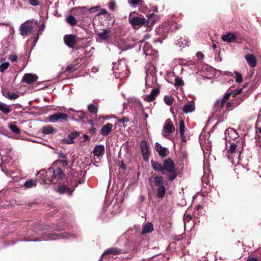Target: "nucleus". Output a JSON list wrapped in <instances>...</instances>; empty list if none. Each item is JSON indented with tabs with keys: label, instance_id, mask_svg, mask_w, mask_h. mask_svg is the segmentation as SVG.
<instances>
[{
	"label": "nucleus",
	"instance_id": "nucleus-1",
	"mask_svg": "<svg viewBox=\"0 0 261 261\" xmlns=\"http://www.w3.org/2000/svg\"><path fill=\"white\" fill-rule=\"evenodd\" d=\"M242 147L239 146V145L232 143L228 151V158L232 164L236 165L238 164L240 160Z\"/></svg>",
	"mask_w": 261,
	"mask_h": 261
},
{
	"label": "nucleus",
	"instance_id": "nucleus-2",
	"mask_svg": "<svg viewBox=\"0 0 261 261\" xmlns=\"http://www.w3.org/2000/svg\"><path fill=\"white\" fill-rule=\"evenodd\" d=\"M163 167L164 171L166 170L170 173L167 175L169 180H172L176 178L177 174L175 172V165L171 159H168L164 160Z\"/></svg>",
	"mask_w": 261,
	"mask_h": 261
},
{
	"label": "nucleus",
	"instance_id": "nucleus-3",
	"mask_svg": "<svg viewBox=\"0 0 261 261\" xmlns=\"http://www.w3.org/2000/svg\"><path fill=\"white\" fill-rule=\"evenodd\" d=\"M71 237L68 233L67 232H59L55 233L53 234H49L46 237H44L42 238L41 239L39 240H54L58 239H69Z\"/></svg>",
	"mask_w": 261,
	"mask_h": 261
},
{
	"label": "nucleus",
	"instance_id": "nucleus-4",
	"mask_svg": "<svg viewBox=\"0 0 261 261\" xmlns=\"http://www.w3.org/2000/svg\"><path fill=\"white\" fill-rule=\"evenodd\" d=\"M135 12L132 13L129 16V21L135 28L136 26L142 25L145 23V19L143 16H135Z\"/></svg>",
	"mask_w": 261,
	"mask_h": 261
},
{
	"label": "nucleus",
	"instance_id": "nucleus-5",
	"mask_svg": "<svg viewBox=\"0 0 261 261\" xmlns=\"http://www.w3.org/2000/svg\"><path fill=\"white\" fill-rule=\"evenodd\" d=\"M68 118V115L63 113H56L48 117V120L50 122H56L58 121H62Z\"/></svg>",
	"mask_w": 261,
	"mask_h": 261
},
{
	"label": "nucleus",
	"instance_id": "nucleus-6",
	"mask_svg": "<svg viewBox=\"0 0 261 261\" xmlns=\"http://www.w3.org/2000/svg\"><path fill=\"white\" fill-rule=\"evenodd\" d=\"M32 22L26 21L22 24L20 27V34L22 36H26L32 31Z\"/></svg>",
	"mask_w": 261,
	"mask_h": 261
},
{
	"label": "nucleus",
	"instance_id": "nucleus-7",
	"mask_svg": "<svg viewBox=\"0 0 261 261\" xmlns=\"http://www.w3.org/2000/svg\"><path fill=\"white\" fill-rule=\"evenodd\" d=\"M140 149L144 160L148 161L149 159V150L146 141H142L140 144Z\"/></svg>",
	"mask_w": 261,
	"mask_h": 261
},
{
	"label": "nucleus",
	"instance_id": "nucleus-8",
	"mask_svg": "<svg viewBox=\"0 0 261 261\" xmlns=\"http://www.w3.org/2000/svg\"><path fill=\"white\" fill-rule=\"evenodd\" d=\"M5 153H6V151L4 150H2L0 151V155L1 156V160H2V161L3 163L6 162V161H9V160H10L12 159V158L10 154V151H9V153H8V154H5ZM1 170L4 172H5L6 173H7V169L5 167L3 163H2V165H1Z\"/></svg>",
	"mask_w": 261,
	"mask_h": 261
},
{
	"label": "nucleus",
	"instance_id": "nucleus-9",
	"mask_svg": "<svg viewBox=\"0 0 261 261\" xmlns=\"http://www.w3.org/2000/svg\"><path fill=\"white\" fill-rule=\"evenodd\" d=\"M143 48L144 54L146 56H153L156 57L158 54L157 51L152 48L151 45L147 42L142 44L141 46Z\"/></svg>",
	"mask_w": 261,
	"mask_h": 261
},
{
	"label": "nucleus",
	"instance_id": "nucleus-10",
	"mask_svg": "<svg viewBox=\"0 0 261 261\" xmlns=\"http://www.w3.org/2000/svg\"><path fill=\"white\" fill-rule=\"evenodd\" d=\"M110 37V31L108 30H102L97 34L96 41L101 42L106 41Z\"/></svg>",
	"mask_w": 261,
	"mask_h": 261
},
{
	"label": "nucleus",
	"instance_id": "nucleus-11",
	"mask_svg": "<svg viewBox=\"0 0 261 261\" xmlns=\"http://www.w3.org/2000/svg\"><path fill=\"white\" fill-rule=\"evenodd\" d=\"M163 130V135L167 138H168V136L167 135H165V133L169 134L174 131V127L170 119H168L166 120L165 123L164 125Z\"/></svg>",
	"mask_w": 261,
	"mask_h": 261
},
{
	"label": "nucleus",
	"instance_id": "nucleus-12",
	"mask_svg": "<svg viewBox=\"0 0 261 261\" xmlns=\"http://www.w3.org/2000/svg\"><path fill=\"white\" fill-rule=\"evenodd\" d=\"M117 69L119 70V71L117 72L114 71V72L116 73V74L119 73L121 74L120 76H118L117 77H120L121 76L124 77L127 75V67L124 61H121V62L119 63Z\"/></svg>",
	"mask_w": 261,
	"mask_h": 261
},
{
	"label": "nucleus",
	"instance_id": "nucleus-13",
	"mask_svg": "<svg viewBox=\"0 0 261 261\" xmlns=\"http://www.w3.org/2000/svg\"><path fill=\"white\" fill-rule=\"evenodd\" d=\"M238 136V135L236 131L231 128L226 129L225 133V139L228 142L236 139Z\"/></svg>",
	"mask_w": 261,
	"mask_h": 261
},
{
	"label": "nucleus",
	"instance_id": "nucleus-14",
	"mask_svg": "<svg viewBox=\"0 0 261 261\" xmlns=\"http://www.w3.org/2000/svg\"><path fill=\"white\" fill-rule=\"evenodd\" d=\"M65 43L69 47H73L76 42V37L73 35H66L64 37Z\"/></svg>",
	"mask_w": 261,
	"mask_h": 261
},
{
	"label": "nucleus",
	"instance_id": "nucleus-15",
	"mask_svg": "<svg viewBox=\"0 0 261 261\" xmlns=\"http://www.w3.org/2000/svg\"><path fill=\"white\" fill-rule=\"evenodd\" d=\"M64 174L62 170L60 168H58L57 169L54 170L53 171V174L51 179V182L55 184L58 180L61 179L64 176Z\"/></svg>",
	"mask_w": 261,
	"mask_h": 261
},
{
	"label": "nucleus",
	"instance_id": "nucleus-16",
	"mask_svg": "<svg viewBox=\"0 0 261 261\" xmlns=\"http://www.w3.org/2000/svg\"><path fill=\"white\" fill-rule=\"evenodd\" d=\"M37 80V76L35 74L32 73H25L22 77V82L28 84H31L36 82Z\"/></svg>",
	"mask_w": 261,
	"mask_h": 261
},
{
	"label": "nucleus",
	"instance_id": "nucleus-17",
	"mask_svg": "<svg viewBox=\"0 0 261 261\" xmlns=\"http://www.w3.org/2000/svg\"><path fill=\"white\" fill-rule=\"evenodd\" d=\"M195 103L193 101H189L182 108V111L185 113H191L195 110Z\"/></svg>",
	"mask_w": 261,
	"mask_h": 261
},
{
	"label": "nucleus",
	"instance_id": "nucleus-18",
	"mask_svg": "<svg viewBox=\"0 0 261 261\" xmlns=\"http://www.w3.org/2000/svg\"><path fill=\"white\" fill-rule=\"evenodd\" d=\"M245 58L247 63L251 67L254 68L256 66V59L252 54H247L245 56Z\"/></svg>",
	"mask_w": 261,
	"mask_h": 261
},
{
	"label": "nucleus",
	"instance_id": "nucleus-19",
	"mask_svg": "<svg viewBox=\"0 0 261 261\" xmlns=\"http://www.w3.org/2000/svg\"><path fill=\"white\" fill-rule=\"evenodd\" d=\"M159 93V91L157 89H153L149 94L145 95L143 99L146 101L150 102L155 99Z\"/></svg>",
	"mask_w": 261,
	"mask_h": 261
},
{
	"label": "nucleus",
	"instance_id": "nucleus-20",
	"mask_svg": "<svg viewBox=\"0 0 261 261\" xmlns=\"http://www.w3.org/2000/svg\"><path fill=\"white\" fill-rule=\"evenodd\" d=\"M105 146L103 145H98L94 147L93 153L94 155L100 157L104 154Z\"/></svg>",
	"mask_w": 261,
	"mask_h": 261
},
{
	"label": "nucleus",
	"instance_id": "nucleus-21",
	"mask_svg": "<svg viewBox=\"0 0 261 261\" xmlns=\"http://www.w3.org/2000/svg\"><path fill=\"white\" fill-rule=\"evenodd\" d=\"M154 148L159 154L163 157L166 156L168 153L167 149L165 147H163L158 143H155Z\"/></svg>",
	"mask_w": 261,
	"mask_h": 261
},
{
	"label": "nucleus",
	"instance_id": "nucleus-22",
	"mask_svg": "<svg viewBox=\"0 0 261 261\" xmlns=\"http://www.w3.org/2000/svg\"><path fill=\"white\" fill-rule=\"evenodd\" d=\"M74 189H71V188L67 187L66 186H61L58 189V192L60 194H67L69 195H71Z\"/></svg>",
	"mask_w": 261,
	"mask_h": 261
},
{
	"label": "nucleus",
	"instance_id": "nucleus-23",
	"mask_svg": "<svg viewBox=\"0 0 261 261\" xmlns=\"http://www.w3.org/2000/svg\"><path fill=\"white\" fill-rule=\"evenodd\" d=\"M236 39V37L232 33H229L226 35H224L222 36V39L224 42H234Z\"/></svg>",
	"mask_w": 261,
	"mask_h": 261
},
{
	"label": "nucleus",
	"instance_id": "nucleus-24",
	"mask_svg": "<svg viewBox=\"0 0 261 261\" xmlns=\"http://www.w3.org/2000/svg\"><path fill=\"white\" fill-rule=\"evenodd\" d=\"M112 127L113 125L111 123L105 124L101 129V134L105 136L109 135L112 131Z\"/></svg>",
	"mask_w": 261,
	"mask_h": 261
},
{
	"label": "nucleus",
	"instance_id": "nucleus-25",
	"mask_svg": "<svg viewBox=\"0 0 261 261\" xmlns=\"http://www.w3.org/2000/svg\"><path fill=\"white\" fill-rule=\"evenodd\" d=\"M154 81H156L155 77L153 74H149L147 72V75L145 80V84L146 88H147L148 87H151V84L153 83Z\"/></svg>",
	"mask_w": 261,
	"mask_h": 261
},
{
	"label": "nucleus",
	"instance_id": "nucleus-26",
	"mask_svg": "<svg viewBox=\"0 0 261 261\" xmlns=\"http://www.w3.org/2000/svg\"><path fill=\"white\" fill-rule=\"evenodd\" d=\"M151 163L152 167L154 170L160 171L163 174L164 173V168L163 166L161 164L155 162L152 160L151 161Z\"/></svg>",
	"mask_w": 261,
	"mask_h": 261
},
{
	"label": "nucleus",
	"instance_id": "nucleus-27",
	"mask_svg": "<svg viewBox=\"0 0 261 261\" xmlns=\"http://www.w3.org/2000/svg\"><path fill=\"white\" fill-rule=\"evenodd\" d=\"M121 252L122 251L117 248H111L105 251V252L102 254V255L108 254L117 255L121 253Z\"/></svg>",
	"mask_w": 261,
	"mask_h": 261
},
{
	"label": "nucleus",
	"instance_id": "nucleus-28",
	"mask_svg": "<svg viewBox=\"0 0 261 261\" xmlns=\"http://www.w3.org/2000/svg\"><path fill=\"white\" fill-rule=\"evenodd\" d=\"M153 228L152 224L150 222H148L146 223L145 225L143 226L142 233L144 234L146 233L151 232L153 230Z\"/></svg>",
	"mask_w": 261,
	"mask_h": 261
},
{
	"label": "nucleus",
	"instance_id": "nucleus-29",
	"mask_svg": "<svg viewBox=\"0 0 261 261\" xmlns=\"http://www.w3.org/2000/svg\"><path fill=\"white\" fill-rule=\"evenodd\" d=\"M157 196L159 198H162L166 192V189L164 186H158L156 189Z\"/></svg>",
	"mask_w": 261,
	"mask_h": 261
},
{
	"label": "nucleus",
	"instance_id": "nucleus-30",
	"mask_svg": "<svg viewBox=\"0 0 261 261\" xmlns=\"http://www.w3.org/2000/svg\"><path fill=\"white\" fill-rule=\"evenodd\" d=\"M36 183H37L36 180L31 179L29 180H27L24 183V186L26 188L29 189V188H31L33 187L36 186Z\"/></svg>",
	"mask_w": 261,
	"mask_h": 261
},
{
	"label": "nucleus",
	"instance_id": "nucleus-31",
	"mask_svg": "<svg viewBox=\"0 0 261 261\" xmlns=\"http://www.w3.org/2000/svg\"><path fill=\"white\" fill-rule=\"evenodd\" d=\"M54 128L50 125H47L42 128V133L45 135L51 134L54 132Z\"/></svg>",
	"mask_w": 261,
	"mask_h": 261
},
{
	"label": "nucleus",
	"instance_id": "nucleus-32",
	"mask_svg": "<svg viewBox=\"0 0 261 261\" xmlns=\"http://www.w3.org/2000/svg\"><path fill=\"white\" fill-rule=\"evenodd\" d=\"M154 184L156 187L164 186L163 178L161 176H156L154 178Z\"/></svg>",
	"mask_w": 261,
	"mask_h": 261
},
{
	"label": "nucleus",
	"instance_id": "nucleus-33",
	"mask_svg": "<svg viewBox=\"0 0 261 261\" xmlns=\"http://www.w3.org/2000/svg\"><path fill=\"white\" fill-rule=\"evenodd\" d=\"M188 44L189 41L187 39L182 38H181L177 42V45L180 47H185L188 46Z\"/></svg>",
	"mask_w": 261,
	"mask_h": 261
},
{
	"label": "nucleus",
	"instance_id": "nucleus-34",
	"mask_svg": "<svg viewBox=\"0 0 261 261\" xmlns=\"http://www.w3.org/2000/svg\"><path fill=\"white\" fill-rule=\"evenodd\" d=\"M0 111L7 114L10 112V109L7 105L4 103H0Z\"/></svg>",
	"mask_w": 261,
	"mask_h": 261
},
{
	"label": "nucleus",
	"instance_id": "nucleus-35",
	"mask_svg": "<svg viewBox=\"0 0 261 261\" xmlns=\"http://www.w3.org/2000/svg\"><path fill=\"white\" fill-rule=\"evenodd\" d=\"M179 127L180 136L181 138H184L185 135V122L184 120H181L180 121Z\"/></svg>",
	"mask_w": 261,
	"mask_h": 261
},
{
	"label": "nucleus",
	"instance_id": "nucleus-36",
	"mask_svg": "<svg viewBox=\"0 0 261 261\" xmlns=\"http://www.w3.org/2000/svg\"><path fill=\"white\" fill-rule=\"evenodd\" d=\"M10 66L9 62H5L0 64V72L3 73Z\"/></svg>",
	"mask_w": 261,
	"mask_h": 261
},
{
	"label": "nucleus",
	"instance_id": "nucleus-37",
	"mask_svg": "<svg viewBox=\"0 0 261 261\" xmlns=\"http://www.w3.org/2000/svg\"><path fill=\"white\" fill-rule=\"evenodd\" d=\"M59 157L60 159L61 160V162H62L63 165H67L68 162L67 160V156L66 154L60 152L59 153Z\"/></svg>",
	"mask_w": 261,
	"mask_h": 261
},
{
	"label": "nucleus",
	"instance_id": "nucleus-38",
	"mask_svg": "<svg viewBox=\"0 0 261 261\" xmlns=\"http://www.w3.org/2000/svg\"><path fill=\"white\" fill-rule=\"evenodd\" d=\"M173 97L172 96H165L164 98V101L165 103L168 106L172 105L173 101Z\"/></svg>",
	"mask_w": 261,
	"mask_h": 261
},
{
	"label": "nucleus",
	"instance_id": "nucleus-39",
	"mask_svg": "<svg viewBox=\"0 0 261 261\" xmlns=\"http://www.w3.org/2000/svg\"><path fill=\"white\" fill-rule=\"evenodd\" d=\"M234 77L236 79V82L238 83H240L242 82L243 78H242V74L238 71H234Z\"/></svg>",
	"mask_w": 261,
	"mask_h": 261
},
{
	"label": "nucleus",
	"instance_id": "nucleus-40",
	"mask_svg": "<svg viewBox=\"0 0 261 261\" xmlns=\"http://www.w3.org/2000/svg\"><path fill=\"white\" fill-rule=\"evenodd\" d=\"M66 20L68 23L72 25H75L77 22L76 19L72 15L68 16L66 18Z\"/></svg>",
	"mask_w": 261,
	"mask_h": 261
},
{
	"label": "nucleus",
	"instance_id": "nucleus-41",
	"mask_svg": "<svg viewBox=\"0 0 261 261\" xmlns=\"http://www.w3.org/2000/svg\"><path fill=\"white\" fill-rule=\"evenodd\" d=\"M88 109L91 113L96 114L97 112V108L96 106L90 104L88 106Z\"/></svg>",
	"mask_w": 261,
	"mask_h": 261
},
{
	"label": "nucleus",
	"instance_id": "nucleus-42",
	"mask_svg": "<svg viewBox=\"0 0 261 261\" xmlns=\"http://www.w3.org/2000/svg\"><path fill=\"white\" fill-rule=\"evenodd\" d=\"M79 135V133L76 131L73 132L68 135V138H69L71 141H73V139L76 138Z\"/></svg>",
	"mask_w": 261,
	"mask_h": 261
},
{
	"label": "nucleus",
	"instance_id": "nucleus-43",
	"mask_svg": "<svg viewBox=\"0 0 261 261\" xmlns=\"http://www.w3.org/2000/svg\"><path fill=\"white\" fill-rule=\"evenodd\" d=\"M231 93H227L224 96L221 102V107H223L225 105L226 101L228 99L230 96Z\"/></svg>",
	"mask_w": 261,
	"mask_h": 261
},
{
	"label": "nucleus",
	"instance_id": "nucleus-44",
	"mask_svg": "<svg viewBox=\"0 0 261 261\" xmlns=\"http://www.w3.org/2000/svg\"><path fill=\"white\" fill-rule=\"evenodd\" d=\"M9 128L12 132L15 134H19L20 133V129L15 125L10 124L9 125Z\"/></svg>",
	"mask_w": 261,
	"mask_h": 261
},
{
	"label": "nucleus",
	"instance_id": "nucleus-45",
	"mask_svg": "<svg viewBox=\"0 0 261 261\" xmlns=\"http://www.w3.org/2000/svg\"><path fill=\"white\" fill-rule=\"evenodd\" d=\"M142 2V0H128V3L134 7H136L138 4Z\"/></svg>",
	"mask_w": 261,
	"mask_h": 261
},
{
	"label": "nucleus",
	"instance_id": "nucleus-46",
	"mask_svg": "<svg viewBox=\"0 0 261 261\" xmlns=\"http://www.w3.org/2000/svg\"><path fill=\"white\" fill-rule=\"evenodd\" d=\"M99 6H96L93 7H92L89 9V11L91 13H94L95 12H98Z\"/></svg>",
	"mask_w": 261,
	"mask_h": 261
},
{
	"label": "nucleus",
	"instance_id": "nucleus-47",
	"mask_svg": "<svg viewBox=\"0 0 261 261\" xmlns=\"http://www.w3.org/2000/svg\"><path fill=\"white\" fill-rule=\"evenodd\" d=\"M18 97V95L17 94L15 93H12L11 94H8L7 95V97L9 98L10 99H16Z\"/></svg>",
	"mask_w": 261,
	"mask_h": 261
},
{
	"label": "nucleus",
	"instance_id": "nucleus-48",
	"mask_svg": "<svg viewBox=\"0 0 261 261\" xmlns=\"http://www.w3.org/2000/svg\"><path fill=\"white\" fill-rule=\"evenodd\" d=\"M75 66L74 65H69L66 68V71H73L76 69Z\"/></svg>",
	"mask_w": 261,
	"mask_h": 261
},
{
	"label": "nucleus",
	"instance_id": "nucleus-49",
	"mask_svg": "<svg viewBox=\"0 0 261 261\" xmlns=\"http://www.w3.org/2000/svg\"><path fill=\"white\" fill-rule=\"evenodd\" d=\"M29 2L33 6H37L39 5V0H29Z\"/></svg>",
	"mask_w": 261,
	"mask_h": 261
},
{
	"label": "nucleus",
	"instance_id": "nucleus-50",
	"mask_svg": "<svg viewBox=\"0 0 261 261\" xmlns=\"http://www.w3.org/2000/svg\"><path fill=\"white\" fill-rule=\"evenodd\" d=\"M107 13V11L105 9H100V7L99 6L98 12L97 14V15H103L106 14Z\"/></svg>",
	"mask_w": 261,
	"mask_h": 261
},
{
	"label": "nucleus",
	"instance_id": "nucleus-51",
	"mask_svg": "<svg viewBox=\"0 0 261 261\" xmlns=\"http://www.w3.org/2000/svg\"><path fill=\"white\" fill-rule=\"evenodd\" d=\"M8 59L12 62H15L17 59V56L16 55H10L9 56Z\"/></svg>",
	"mask_w": 261,
	"mask_h": 261
},
{
	"label": "nucleus",
	"instance_id": "nucleus-52",
	"mask_svg": "<svg viewBox=\"0 0 261 261\" xmlns=\"http://www.w3.org/2000/svg\"><path fill=\"white\" fill-rule=\"evenodd\" d=\"M63 142L67 144H72L73 143V141H71L69 138H64L63 139Z\"/></svg>",
	"mask_w": 261,
	"mask_h": 261
},
{
	"label": "nucleus",
	"instance_id": "nucleus-53",
	"mask_svg": "<svg viewBox=\"0 0 261 261\" xmlns=\"http://www.w3.org/2000/svg\"><path fill=\"white\" fill-rule=\"evenodd\" d=\"M76 114L78 116L80 119H82L84 118V114L82 111H77Z\"/></svg>",
	"mask_w": 261,
	"mask_h": 261
},
{
	"label": "nucleus",
	"instance_id": "nucleus-54",
	"mask_svg": "<svg viewBox=\"0 0 261 261\" xmlns=\"http://www.w3.org/2000/svg\"><path fill=\"white\" fill-rule=\"evenodd\" d=\"M114 207L116 208V211L115 212V213L119 212L120 205L119 203L115 204Z\"/></svg>",
	"mask_w": 261,
	"mask_h": 261
},
{
	"label": "nucleus",
	"instance_id": "nucleus-55",
	"mask_svg": "<svg viewBox=\"0 0 261 261\" xmlns=\"http://www.w3.org/2000/svg\"><path fill=\"white\" fill-rule=\"evenodd\" d=\"M115 4L114 2H112L109 5V8L113 11L115 9Z\"/></svg>",
	"mask_w": 261,
	"mask_h": 261
},
{
	"label": "nucleus",
	"instance_id": "nucleus-56",
	"mask_svg": "<svg viewBox=\"0 0 261 261\" xmlns=\"http://www.w3.org/2000/svg\"><path fill=\"white\" fill-rule=\"evenodd\" d=\"M196 56L200 59H202L204 57V55L201 52H198L196 54Z\"/></svg>",
	"mask_w": 261,
	"mask_h": 261
},
{
	"label": "nucleus",
	"instance_id": "nucleus-57",
	"mask_svg": "<svg viewBox=\"0 0 261 261\" xmlns=\"http://www.w3.org/2000/svg\"><path fill=\"white\" fill-rule=\"evenodd\" d=\"M149 38H150V36L148 34H147V35H145L144 36V40L142 41H141V46L142 45V44L145 43L144 42H145V40H147V39H148Z\"/></svg>",
	"mask_w": 261,
	"mask_h": 261
},
{
	"label": "nucleus",
	"instance_id": "nucleus-58",
	"mask_svg": "<svg viewBox=\"0 0 261 261\" xmlns=\"http://www.w3.org/2000/svg\"><path fill=\"white\" fill-rule=\"evenodd\" d=\"M182 81H181V80L179 79H175V84L177 86H179L181 85V83Z\"/></svg>",
	"mask_w": 261,
	"mask_h": 261
},
{
	"label": "nucleus",
	"instance_id": "nucleus-59",
	"mask_svg": "<svg viewBox=\"0 0 261 261\" xmlns=\"http://www.w3.org/2000/svg\"><path fill=\"white\" fill-rule=\"evenodd\" d=\"M242 89H237L234 91V94H239L242 91Z\"/></svg>",
	"mask_w": 261,
	"mask_h": 261
},
{
	"label": "nucleus",
	"instance_id": "nucleus-60",
	"mask_svg": "<svg viewBox=\"0 0 261 261\" xmlns=\"http://www.w3.org/2000/svg\"><path fill=\"white\" fill-rule=\"evenodd\" d=\"M248 261H258V260L255 257H250L248 258Z\"/></svg>",
	"mask_w": 261,
	"mask_h": 261
},
{
	"label": "nucleus",
	"instance_id": "nucleus-61",
	"mask_svg": "<svg viewBox=\"0 0 261 261\" xmlns=\"http://www.w3.org/2000/svg\"><path fill=\"white\" fill-rule=\"evenodd\" d=\"M224 74L225 75H228V76H232V73L229 71H225L224 72Z\"/></svg>",
	"mask_w": 261,
	"mask_h": 261
},
{
	"label": "nucleus",
	"instance_id": "nucleus-62",
	"mask_svg": "<svg viewBox=\"0 0 261 261\" xmlns=\"http://www.w3.org/2000/svg\"><path fill=\"white\" fill-rule=\"evenodd\" d=\"M127 121H128V120H125V119H122L119 120V122H120V123H124L125 122H126Z\"/></svg>",
	"mask_w": 261,
	"mask_h": 261
},
{
	"label": "nucleus",
	"instance_id": "nucleus-63",
	"mask_svg": "<svg viewBox=\"0 0 261 261\" xmlns=\"http://www.w3.org/2000/svg\"><path fill=\"white\" fill-rule=\"evenodd\" d=\"M120 167L123 169H125L126 168L125 165L123 163H121L120 165Z\"/></svg>",
	"mask_w": 261,
	"mask_h": 261
},
{
	"label": "nucleus",
	"instance_id": "nucleus-64",
	"mask_svg": "<svg viewBox=\"0 0 261 261\" xmlns=\"http://www.w3.org/2000/svg\"><path fill=\"white\" fill-rule=\"evenodd\" d=\"M226 108H230V103H229V102H227V103H226Z\"/></svg>",
	"mask_w": 261,
	"mask_h": 261
}]
</instances>
